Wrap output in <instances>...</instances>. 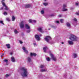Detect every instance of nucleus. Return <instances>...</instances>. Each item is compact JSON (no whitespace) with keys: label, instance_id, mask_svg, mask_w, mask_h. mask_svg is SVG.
Returning a JSON list of instances; mask_svg holds the SVG:
<instances>
[{"label":"nucleus","instance_id":"obj_48","mask_svg":"<svg viewBox=\"0 0 79 79\" xmlns=\"http://www.w3.org/2000/svg\"><path fill=\"white\" fill-rule=\"evenodd\" d=\"M34 45H36V44L35 43H34Z\"/></svg>","mask_w":79,"mask_h":79},{"label":"nucleus","instance_id":"obj_33","mask_svg":"<svg viewBox=\"0 0 79 79\" xmlns=\"http://www.w3.org/2000/svg\"><path fill=\"white\" fill-rule=\"evenodd\" d=\"M0 23H1V24H3V25H4V23H3V22L2 21H0Z\"/></svg>","mask_w":79,"mask_h":79},{"label":"nucleus","instance_id":"obj_6","mask_svg":"<svg viewBox=\"0 0 79 79\" xmlns=\"http://www.w3.org/2000/svg\"><path fill=\"white\" fill-rule=\"evenodd\" d=\"M50 55L53 61H56V57L54 56L53 55H52V54H50Z\"/></svg>","mask_w":79,"mask_h":79},{"label":"nucleus","instance_id":"obj_37","mask_svg":"<svg viewBox=\"0 0 79 79\" xmlns=\"http://www.w3.org/2000/svg\"><path fill=\"white\" fill-rule=\"evenodd\" d=\"M36 21L32 20V23H35Z\"/></svg>","mask_w":79,"mask_h":79},{"label":"nucleus","instance_id":"obj_11","mask_svg":"<svg viewBox=\"0 0 79 79\" xmlns=\"http://www.w3.org/2000/svg\"><path fill=\"white\" fill-rule=\"evenodd\" d=\"M23 50L24 51V52L26 53H28V51L27 50H26V48L25 47H23L22 48Z\"/></svg>","mask_w":79,"mask_h":79},{"label":"nucleus","instance_id":"obj_50","mask_svg":"<svg viewBox=\"0 0 79 79\" xmlns=\"http://www.w3.org/2000/svg\"><path fill=\"white\" fill-rule=\"evenodd\" d=\"M48 30H50V28H48Z\"/></svg>","mask_w":79,"mask_h":79},{"label":"nucleus","instance_id":"obj_23","mask_svg":"<svg viewBox=\"0 0 79 79\" xmlns=\"http://www.w3.org/2000/svg\"><path fill=\"white\" fill-rule=\"evenodd\" d=\"M12 20L13 21H15V17L14 16H12Z\"/></svg>","mask_w":79,"mask_h":79},{"label":"nucleus","instance_id":"obj_34","mask_svg":"<svg viewBox=\"0 0 79 79\" xmlns=\"http://www.w3.org/2000/svg\"><path fill=\"white\" fill-rule=\"evenodd\" d=\"M76 14L77 15L79 16V11H78V13L77 12V13H76Z\"/></svg>","mask_w":79,"mask_h":79},{"label":"nucleus","instance_id":"obj_18","mask_svg":"<svg viewBox=\"0 0 79 79\" xmlns=\"http://www.w3.org/2000/svg\"><path fill=\"white\" fill-rule=\"evenodd\" d=\"M66 24L67 27H71V25L69 23L67 22Z\"/></svg>","mask_w":79,"mask_h":79},{"label":"nucleus","instance_id":"obj_1","mask_svg":"<svg viewBox=\"0 0 79 79\" xmlns=\"http://www.w3.org/2000/svg\"><path fill=\"white\" fill-rule=\"evenodd\" d=\"M21 74L22 77H27L29 73L27 69H25L24 68H22L21 69Z\"/></svg>","mask_w":79,"mask_h":79},{"label":"nucleus","instance_id":"obj_44","mask_svg":"<svg viewBox=\"0 0 79 79\" xmlns=\"http://www.w3.org/2000/svg\"><path fill=\"white\" fill-rule=\"evenodd\" d=\"M3 7H2L1 8V10H3Z\"/></svg>","mask_w":79,"mask_h":79},{"label":"nucleus","instance_id":"obj_36","mask_svg":"<svg viewBox=\"0 0 79 79\" xmlns=\"http://www.w3.org/2000/svg\"><path fill=\"white\" fill-rule=\"evenodd\" d=\"M6 20L8 21H10V19L9 18H6Z\"/></svg>","mask_w":79,"mask_h":79},{"label":"nucleus","instance_id":"obj_27","mask_svg":"<svg viewBox=\"0 0 79 79\" xmlns=\"http://www.w3.org/2000/svg\"><path fill=\"white\" fill-rule=\"evenodd\" d=\"M46 60H47V61H49L50 60V59L49 57H48L46 58Z\"/></svg>","mask_w":79,"mask_h":79},{"label":"nucleus","instance_id":"obj_43","mask_svg":"<svg viewBox=\"0 0 79 79\" xmlns=\"http://www.w3.org/2000/svg\"><path fill=\"white\" fill-rule=\"evenodd\" d=\"M61 15H58V16H59V17H61Z\"/></svg>","mask_w":79,"mask_h":79},{"label":"nucleus","instance_id":"obj_19","mask_svg":"<svg viewBox=\"0 0 79 79\" xmlns=\"http://www.w3.org/2000/svg\"><path fill=\"white\" fill-rule=\"evenodd\" d=\"M30 55L31 56H36V54H35V53H31L30 54Z\"/></svg>","mask_w":79,"mask_h":79},{"label":"nucleus","instance_id":"obj_30","mask_svg":"<svg viewBox=\"0 0 79 79\" xmlns=\"http://www.w3.org/2000/svg\"><path fill=\"white\" fill-rule=\"evenodd\" d=\"M63 21L64 20L63 19H61L60 21L61 23H63Z\"/></svg>","mask_w":79,"mask_h":79},{"label":"nucleus","instance_id":"obj_14","mask_svg":"<svg viewBox=\"0 0 79 79\" xmlns=\"http://www.w3.org/2000/svg\"><path fill=\"white\" fill-rule=\"evenodd\" d=\"M31 61H32L31 60V58L30 57H28L27 58V61L28 63H30V62H31Z\"/></svg>","mask_w":79,"mask_h":79},{"label":"nucleus","instance_id":"obj_52","mask_svg":"<svg viewBox=\"0 0 79 79\" xmlns=\"http://www.w3.org/2000/svg\"><path fill=\"white\" fill-rule=\"evenodd\" d=\"M2 1H5V0H2Z\"/></svg>","mask_w":79,"mask_h":79},{"label":"nucleus","instance_id":"obj_53","mask_svg":"<svg viewBox=\"0 0 79 79\" xmlns=\"http://www.w3.org/2000/svg\"><path fill=\"white\" fill-rule=\"evenodd\" d=\"M44 1H46V0H44Z\"/></svg>","mask_w":79,"mask_h":79},{"label":"nucleus","instance_id":"obj_24","mask_svg":"<svg viewBox=\"0 0 79 79\" xmlns=\"http://www.w3.org/2000/svg\"><path fill=\"white\" fill-rule=\"evenodd\" d=\"M45 67V65H41L40 66V68H44Z\"/></svg>","mask_w":79,"mask_h":79},{"label":"nucleus","instance_id":"obj_3","mask_svg":"<svg viewBox=\"0 0 79 79\" xmlns=\"http://www.w3.org/2000/svg\"><path fill=\"white\" fill-rule=\"evenodd\" d=\"M24 21H22L19 23L20 28H23L24 27Z\"/></svg>","mask_w":79,"mask_h":79},{"label":"nucleus","instance_id":"obj_45","mask_svg":"<svg viewBox=\"0 0 79 79\" xmlns=\"http://www.w3.org/2000/svg\"><path fill=\"white\" fill-rule=\"evenodd\" d=\"M56 23H59V21H57L56 22Z\"/></svg>","mask_w":79,"mask_h":79},{"label":"nucleus","instance_id":"obj_49","mask_svg":"<svg viewBox=\"0 0 79 79\" xmlns=\"http://www.w3.org/2000/svg\"><path fill=\"white\" fill-rule=\"evenodd\" d=\"M66 77V75H65V77Z\"/></svg>","mask_w":79,"mask_h":79},{"label":"nucleus","instance_id":"obj_31","mask_svg":"<svg viewBox=\"0 0 79 79\" xmlns=\"http://www.w3.org/2000/svg\"><path fill=\"white\" fill-rule=\"evenodd\" d=\"M41 14H44V11L43 10H42L41 11Z\"/></svg>","mask_w":79,"mask_h":79},{"label":"nucleus","instance_id":"obj_25","mask_svg":"<svg viewBox=\"0 0 79 79\" xmlns=\"http://www.w3.org/2000/svg\"><path fill=\"white\" fill-rule=\"evenodd\" d=\"M29 22L30 23H32V19H30L29 20Z\"/></svg>","mask_w":79,"mask_h":79},{"label":"nucleus","instance_id":"obj_46","mask_svg":"<svg viewBox=\"0 0 79 79\" xmlns=\"http://www.w3.org/2000/svg\"><path fill=\"white\" fill-rule=\"evenodd\" d=\"M78 4H79L78 3H76V5H78Z\"/></svg>","mask_w":79,"mask_h":79},{"label":"nucleus","instance_id":"obj_22","mask_svg":"<svg viewBox=\"0 0 79 79\" xmlns=\"http://www.w3.org/2000/svg\"><path fill=\"white\" fill-rule=\"evenodd\" d=\"M6 45L7 47V48H10V44H6Z\"/></svg>","mask_w":79,"mask_h":79},{"label":"nucleus","instance_id":"obj_13","mask_svg":"<svg viewBox=\"0 0 79 79\" xmlns=\"http://www.w3.org/2000/svg\"><path fill=\"white\" fill-rule=\"evenodd\" d=\"M68 43L69 45H72L74 44V43H73V42L69 40L68 41Z\"/></svg>","mask_w":79,"mask_h":79},{"label":"nucleus","instance_id":"obj_40","mask_svg":"<svg viewBox=\"0 0 79 79\" xmlns=\"http://www.w3.org/2000/svg\"><path fill=\"white\" fill-rule=\"evenodd\" d=\"M8 76H9V75H8V74H6V77H7Z\"/></svg>","mask_w":79,"mask_h":79},{"label":"nucleus","instance_id":"obj_12","mask_svg":"<svg viewBox=\"0 0 79 79\" xmlns=\"http://www.w3.org/2000/svg\"><path fill=\"white\" fill-rule=\"evenodd\" d=\"M25 27L27 29H30V27L27 24H25Z\"/></svg>","mask_w":79,"mask_h":79},{"label":"nucleus","instance_id":"obj_47","mask_svg":"<svg viewBox=\"0 0 79 79\" xmlns=\"http://www.w3.org/2000/svg\"><path fill=\"white\" fill-rule=\"evenodd\" d=\"M61 44H64V43L62 42H61Z\"/></svg>","mask_w":79,"mask_h":79},{"label":"nucleus","instance_id":"obj_8","mask_svg":"<svg viewBox=\"0 0 79 79\" xmlns=\"http://www.w3.org/2000/svg\"><path fill=\"white\" fill-rule=\"evenodd\" d=\"M43 49L44 52H47V51L49 50V49H48V48L47 47H44V48H43Z\"/></svg>","mask_w":79,"mask_h":79},{"label":"nucleus","instance_id":"obj_5","mask_svg":"<svg viewBox=\"0 0 79 79\" xmlns=\"http://www.w3.org/2000/svg\"><path fill=\"white\" fill-rule=\"evenodd\" d=\"M2 4L3 6H5V8L4 9V10H8L9 9V8H8V7L7 6L5 5V2H4L2 1Z\"/></svg>","mask_w":79,"mask_h":79},{"label":"nucleus","instance_id":"obj_9","mask_svg":"<svg viewBox=\"0 0 79 79\" xmlns=\"http://www.w3.org/2000/svg\"><path fill=\"white\" fill-rule=\"evenodd\" d=\"M35 38H36L37 40H40V38L39 37V36L38 35H35Z\"/></svg>","mask_w":79,"mask_h":79},{"label":"nucleus","instance_id":"obj_17","mask_svg":"<svg viewBox=\"0 0 79 79\" xmlns=\"http://www.w3.org/2000/svg\"><path fill=\"white\" fill-rule=\"evenodd\" d=\"M11 60L12 62H15V58L13 57H11Z\"/></svg>","mask_w":79,"mask_h":79},{"label":"nucleus","instance_id":"obj_4","mask_svg":"<svg viewBox=\"0 0 79 79\" xmlns=\"http://www.w3.org/2000/svg\"><path fill=\"white\" fill-rule=\"evenodd\" d=\"M45 40L46 41H47V42H48L50 40H51L52 38L50 36H47L46 37L44 38Z\"/></svg>","mask_w":79,"mask_h":79},{"label":"nucleus","instance_id":"obj_16","mask_svg":"<svg viewBox=\"0 0 79 79\" xmlns=\"http://www.w3.org/2000/svg\"><path fill=\"white\" fill-rule=\"evenodd\" d=\"M3 61H4V62H5V63H6V65H8V60L7 59H4L3 60Z\"/></svg>","mask_w":79,"mask_h":79},{"label":"nucleus","instance_id":"obj_15","mask_svg":"<svg viewBox=\"0 0 79 79\" xmlns=\"http://www.w3.org/2000/svg\"><path fill=\"white\" fill-rule=\"evenodd\" d=\"M31 7V5L29 4H27L25 5V8H30Z\"/></svg>","mask_w":79,"mask_h":79},{"label":"nucleus","instance_id":"obj_29","mask_svg":"<svg viewBox=\"0 0 79 79\" xmlns=\"http://www.w3.org/2000/svg\"><path fill=\"white\" fill-rule=\"evenodd\" d=\"M48 3H43V5H44V6H47V5H48Z\"/></svg>","mask_w":79,"mask_h":79},{"label":"nucleus","instance_id":"obj_51","mask_svg":"<svg viewBox=\"0 0 79 79\" xmlns=\"http://www.w3.org/2000/svg\"><path fill=\"white\" fill-rule=\"evenodd\" d=\"M40 36H42V35H40Z\"/></svg>","mask_w":79,"mask_h":79},{"label":"nucleus","instance_id":"obj_41","mask_svg":"<svg viewBox=\"0 0 79 79\" xmlns=\"http://www.w3.org/2000/svg\"><path fill=\"white\" fill-rule=\"evenodd\" d=\"M19 43L21 44H23V42L21 41H19Z\"/></svg>","mask_w":79,"mask_h":79},{"label":"nucleus","instance_id":"obj_20","mask_svg":"<svg viewBox=\"0 0 79 79\" xmlns=\"http://www.w3.org/2000/svg\"><path fill=\"white\" fill-rule=\"evenodd\" d=\"M73 56H74V58H76L77 56V55L76 53H74L73 54Z\"/></svg>","mask_w":79,"mask_h":79},{"label":"nucleus","instance_id":"obj_39","mask_svg":"<svg viewBox=\"0 0 79 79\" xmlns=\"http://www.w3.org/2000/svg\"><path fill=\"white\" fill-rule=\"evenodd\" d=\"M1 57H2V56H4V54L2 53V55H1Z\"/></svg>","mask_w":79,"mask_h":79},{"label":"nucleus","instance_id":"obj_32","mask_svg":"<svg viewBox=\"0 0 79 79\" xmlns=\"http://www.w3.org/2000/svg\"><path fill=\"white\" fill-rule=\"evenodd\" d=\"M3 14L4 15H7V12H4L3 13Z\"/></svg>","mask_w":79,"mask_h":79},{"label":"nucleus","instance_id":"obj_54","mask_svg":"<svg viewBox=\"0 0 79 79\" xmlns=\"http://www.w3.org/2000/svg\"><path fill=\"white\" fill-rule=\"evenodd\" d=\"M0 10H1V9H0Z\"/></svg>","mask_w":79,"mask_h":79},{"label":"nucleus","instance_id":"obj_10","mask_svg":"<svg viewBox=\"0 0 79 79\" xmlns=\"http://www.w3.org/2000/svg\"><path fill=\"white\" fill-rule=\"evenodd\" d=\"M38 30L39 31H40V32H42L43 33L44 32V31H43V30H42V28L41 27H40L38 28Z\"/></svg>","mask_w":79,"mask_h":79},{"label":"nucleus","instance_id":"obj_38","mask_svg":"<svg viewBox=\"0 0 79 79\" xmlns=\"http://www.w3.org/2000/svg\"><path fill=\"white\" fill-rule=\"evenodd\" d=\"M13 54V52H10V54L11 55H12Z\"/></svg>","mask_w":79,"mask_h":79},{"label":"nucleus","instance_id":"obj_26","mask_svg":"<svg viewBox=\"0 0 79 79\" xmlns=\"http://www.w3.org/2000/svg\"><path fill=\"white\" fill-rule=\"evenodd\" d=\"M51 27L53 28V29H55L56 28V26H52Z\"/></svg>","mask_w":79,"mask_h":79},{"label":"nucleus","instance_id":"obj_7","mask_svg":"<svg viewBox=\"0 0 79 79\" xmlns=\"http://www.w3.org/2000/svg\"><path fill=\"white\" fill-rule=\"evenodd\" d=\"M66 7V5L64 4L63 5V11H67L68 10L67 9H66L65 8Z\"/></svg>","mask_w":79,"mask_h":79},{"label":"nucleus","instance_id":"obj_35","mask_svg":"<svg viewBox=\"0 0 79 79\" xmlns=\"http://www.w3.org/2000/svg\"><path fill=\"white\" fill-rule=\"evenodd\" d=\"M31 31V30H28L27 31V32L28 33H29Z\"/></svg>","mask_w":79,"mask_h":79},{"label":"nucleus","instance_id":"obj_2","mask_svg":"<svg viewBox=\"0 0 79 79\" xmlns=\"http://www.w3.org/2000/svg\"><path fill=\"white\" fill-rule=\"evenodd\" d=\"M78 39V38L75 35H74L71 34L70 35L69 39L72 41H77V40Z\"/></svg>","mask_w":79,"mask_h":79},{"label":"nucleus","instance_id":"obj_42","mask_svg":"<svg viewBox=\"0 0 79 79\" xmlns=\"http://www.w3.org/2000/svg\"><path fill=\"white\" fill-rule=\"evenodd\" d=\"M74 20L75 21H77V19H74Z\"/></svg>","mask_w":79,"mask_h":79},{"label":"nucleus","instance_id":"obj_28","mask_svg":"<svg viewBox=\"0 0 79 79\" xmlns=\"http://www.w3.org/2000/svg\"><path fill=\"white\" fill-rule=\"evenodd\" d=\"M14 32L15 34H17V33H18V31L16 30L15 29L14 30Z\"/></svg>","mask_w":79,"mask_h":79},{"label":"nucleus","instance_id":"obj_21","mask_svg":"<svg viewBox=\"0 0 79 79\" xmlns=\"http://www.w3.org/2000/svg\"><path fill=\"white\" fill-rule=\"evenodd\" d=\"M40 71H41V72H45V71H47V69H42L40 70Z\"/></svg>","mask_w":79,"mask_h":79}]
</instances>
